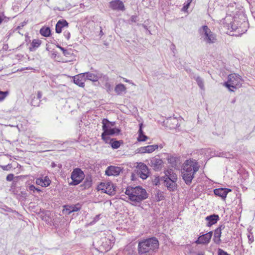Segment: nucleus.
I'll return each instance as SVG.
<instances>
[{
    "label": "nucleus",
    "mask_w": 255,
    "mask_h": 255,
    "mask_svg": "<svg viewBox=\"0 0 255 255\" xmlns=\"http://www.w3.org/2000/svg\"><path fill=\"white\" fill-rule=\"evenodd\" d=\"M122 196H123V195L121 196V199H123V200H124V197H122ZM123 196H125L123 195Z\"/></svg>",
    "instance_id": "obj_58"
},
{
    "label": "nucleus",
    "mask_w": 255,
    "mask_h": 255,
    "mask_svg": "<svg viewBox=\"0 0 255 255\" xmlns=\"http://www.w3.org/2000/svg\"><path fill=\"white\" fill-rule=\"evenodd\" d=\"M161 180L164 181L165 185L170 191H175L177 189V185L176 182L165 179H161Z\"/></svg>",
    "instance_id": "obj_20"
},
{
    "label": "nucleus",
    "mask_w": 255,
    "mask_h": 255,
    "mask_svg": "<svg viewBox=\"0 0 255 255\" xmlns=\"http://www.w3.org/2000/svg\"><path fill=\"white\" fill-rule=\"evenodd\" d=\"M199 167L200 166L195 159H190L185 161L181 169V174L186 184L190 185L191 184L195 177V174L198 171Z\"/></svg>",
    "instance_id": "obj_2"
},
{
    "label": "nucleus",
    "mask_w": 255,
    "mask_h": 255,
    "mask_svg": "<svg viewBox=\"0 0 255 255\" xmlns=\"http://www.w3.org/2000/svg\"><path fill=\"white\" fill-rule=\"evenodd\" d=\"M159 242L155 237L149 238L138 241L137 252L139 255H153L159 249Z\"/></svg>",
    "instance_id": "obj_1"
},
{
    "label": "nucleus",
    "mask_w": 255,
    "mask_h": 255,
    "mask_svg": "<svg viewBox=\"0 0 255 255\" xmlns=\"http://www.w3.org/2000/svg\"><path fill=\"white\" fill-rule=\"evenodd\" d=\"M206 220L208 221L207 226L210 227L216 224L219 220V217L218 215L213 214L207 216L206 218Z\"/></svg>",
    "instance_id": "obj_21"
},
{
    "label": "nucleus",
    "mask_w": 255,
    "mask_h": 255,
    "mask_svg": "<svg viewBox=\"0 0 255 255\" xmlns=\"http://www.w3.org/2000/svg\"><path fill=\"white\" fill-rule=\"evenodd\" d=\"M231 29L233 31H234L236 32V34H233V35H235V36H240L242 34L245 33L247 31V29H241V27H238L235 24V23H233L231 24Z\"/></svg>",
    "instance_id": "obj_24"
},
{
    "label": "nucleus",
    "mask_w": 255,
    "mask_h": 255,
    "mask_svg": "<svg viewBox=\"0 0 255 255\" xmlns=\"http://www.w3.org/2000/svg\"><path fill=\"white\" fill-rule=\"evenodd\" d=\"M164 173L165 176L161 177V179H165L173 182H177L178 179L177 175L172 169L166 170L164 171Z\"/></svg>",
    "instance_id": "obj_14"
},
{
    "label": "nucleus",
    "mask_w": 255,
    "mask_h": 255,
    "mask_svg": "<svg viewBox=\"0 0 255 255\" xmlns=\"http://www.w3.org/2000/svg\"><path fill=\"white\" fill-rule=\"evenodd\" d=\"M122 170L123 169L121 167L110 165L107 168L105 174L108 176H118Z\"/></svg>",
    "instance_id": "obj_9"
},
{
    "label": "nucleus",
    "mask_w": 255,
    "mask_h": 255,
    "mask_svg": "<svg viewBox=\"0 0 255 255\" xmlns=\"http://www.w3.org/2000/svg\"><path fill=\"white\" fill-rule=\"evenodd\" d=\"M115 91L118 95H120L126 91V88L124 84H119L115 87Z\"/></svg>",
    "instance_id": "obj_27"
},
{
    "label": "nucleus",
    "mask_w": 255,
    "mask_h": 255,
    "mask_svg": "<svg viewBox=\"0 0 255 255\" xmlns=\"http://www.w3.org/2000/svg\"><path fill=\"white\" fill-rule=\"evenodd\" d=\"M109 7L114 10L124 11L125 7L124 4L121 0H114L109 3Z\"/></svg>",
    "instance_id": "obj_11"
},
{
    "label": "nucleus",
    "mask_w": 255,
    "mask_h": 255,
    "mask_svg": "<svg viewBox=\"0 0 255 255\" xmlns=\"http://www.w3.org/2000/svg\"><path fill=\"white\" fill-rule=\"evenodd\" d=\"M142 124H140L137 140L139 141H145L148 138V137L143 134V132L142 129Z\"/></svg>",
    "instance_id": "obj_25"
},
{
    "label": "nucleus",
    "mask_w": 255,
    "mask_h": 255,
    "mask_svg": "<svg viewBox=\"0 0 255 255\" xmlns=\"http://www.w3.org/2000/svg\"><path fill=\"white\" fill-rule=\"evenodd\" d=\"M225 228V226L223 225H221L219 228H217L215 232L214 235V241L215 243L217 244H219L221 242L220 237L221 236L222 230Z\"/></svg>",
    "instance_id": "obj_19"
},
{
    "label": "nucleus",
    "mask_w": 255,
    "mask_h": 255,
    "mask_svg": "<svg viewBox=\"0 0 255 255\" xmlns=\"http://www.w3.org/2000/svg\"><path fill=\"white\" fill-rule=\"evenodd\" d=\"M157 145H151L146 146H142L138 148L137 149L138 153H151L153 152L156 149L158 148Z\"/></svg>",
    "instance_id": "obj_16"
},
{
    "label": "nucleus",
    "mask_w": 255,
    "mask_h": 255,
    "mask_svg": "<svg viewBox=\"0 0 255 255\" xmlns=\"http://www.w3.org/2000/svg\"><path fill=\"white\" fill-rule=\"evenodd\" d=\"M18 33L20 34H21L22 35H23V33H21V31H18Z\"/></svg>",
    "instance_id": "obj_61"
},
{
    "label": "nucleus",
    "mask_w": 255,
    "mask_h": 255,
    "mask_svg": "<svg viewBox=\"0 0 255 255\" xmlns=\"http://www.w3.org/2000/svg\"><path fill=\"white\" fill-rule=\"evenodd\" d=\"M125 194L128 199L133 202L132 205H135L148 198V194L146 190L139 186L133 187L128 186Z\"/></svg>",
    "instance_id": "obj_3"
},
{
    "label": "nucleus",
    "mask_w": 255,
    "mask_h": 255,
    "mask_svg": "<svg viewBox=\"0 0 255 255\" xmlns=\"http://www.w3.org/2000/svg\"><path fill=\"white\" fill-rule=\"evenodd\" d=\"M137 173L142 179H146L149 176V170L147 166L145 164L141 163L138 165Z\"/></svg>",
    "instance_id": "obj_10"
},
{
    "label": "nucleus",
    "mask_w": 255,
    "mask_h": 255,
    "mask_svg": "<svg viewBox=\"0 0 255 255\" xmlns=\"http://www.w3.org/2000/svg\"><path fill=\"white\" fill-rule=\"evenodd\" d=\"M84 173L81 169L78 168L74 169L71 175L72 181L69 183V185H77L79 184L84 179Z\"/></svg>",
    "instance_id": "obj_6"
},
{
    "label": "nucleus",
    "mask_w": 255,
    "mask_h": 255,
    "mask_svg": "<svg viewBox=\"0 0 255 255\" xmlns=\"http://www.w3.org/2000/svg\"><path fill=\"white\" fill-rule=\"evenodd\" d=\"M8 91L2 92L0 91V102L4 100L5 98L8 96Z\"/></svg>",
    "instance_id": "obj_37"
},
{
    "label": "nucleus",
    "mask_w": 255,
    "mask_h": 255,
    "mask_svg": "<svg viewBox=\"0 0 255 255\" xmlns=\"http://www.w3.org/2000/svg\"><path fill=\"white\" fill-rule=\"evenodd\" d=\"M86 79L84 74L81 73L73 77L74 83L81 87H84Z\"/></svg>",
    "instance_id": "obj_15"
},
{
    "label": "nucleus",
    "mask_w": 255,
    "mask_h": 255,
    "mask_svg": "<svg viewBox=\"0 0 255 255\" xmlns=\"http://www.w3.org/2000/svg\"><path fill=\"white\" fill-rule=\"evenodd\" d=\"M3 21V18H2L0 16V24Z\"/></svg>",
    "instance_id": "obj_56"
},
{
    "label": "nucleus",
    "mask_w": 255,
    "mask_h": 255,
    "mask_svg": "<svg viewBox=\"0 0 255 255\" xmlns=\"http://www.w3.org/2000/svg\"><path fill=\"white\" fill-rule=\"evenodd\" d=\"M18 33L20 34H21L22 35H23V33H21V31H18Z\"/></svg>",
    "instance_id": "obj_62"
},
{
    "label": "nucleus",
    "mask_w": 255,
    "mask_h": 255,
    "mask_svg": "<svg viewBox=\"0 0 255 255\" xmlns=\"http://www.w3.org/2000/svg\"><path fill=\"white\" fill-rule=\"evenodd\" d=\"M231 191L230 189L221 188L215 189L214 190V193L216 196L221 197L222 199L225 200L228 193Z\"/></svg>",
    "instance_id": "obj_17"
},
{
    "label": "nucleus",
    "mask_w": 255,
    "mask_h": 255,
    "mask_svg": "<svg viewBox=\"0 0 255 255\" xmlns=\"http://www.w3.org/2000/svg\"><path fill=\"white\" fill-rule=\"evenodd\" d=\"M122 196H123V195L121 196V199H123V200H124V197H122ZM123 196H125L123 195Z\"/></svg>",
    "instance_id": "obj_59"
},
{
    "label": "nucleus",
    "mask_w": 255,
    "mask_h": 255,
    "mask_svg": "<svg viewBox=\"0 0 255 255\" xmlns=\"http://www.w3.org/2000/svg\"><path fill=\"white\" fill-rule=\"evenodd\" d=\"M68 23L65 20H59L56 24L55 30L57 33H60L62 31V28L64 27H67Z\"/></svg>",
    "instance_id": "obj_23"
},
{
    "label": "nucleus",
    "mask_w": 255,
    "mask_h": 255,
    "mask_svg": "<svg viewBox=\"0 0 255 255\" xmlns=\"http://www.w3.org/2000/svg\"><path fill=\"white\" fill-rule=\"evenodd\" d=\"M63 211L68 215L74 212H77L81 209V205L79 204H77L74 205H65L64 206Z\"/></svg>",
    "instance_id": "obj_18"
},
{
    "label": "nucleus",
    "mask_w": 255,
    "mask_h": 255,
    "mask_svg": "<svg viewBox=\"0 0 255 255\" xmlns=\"http://www.w3.org/2000/svg\"><path fill=\"white\" fill-rule=\"evenodd\" d=\"M106 131L107 134H109V135H118L121 132V130L118 128H109L108 130H105V132Z\"/></svg>",
    "instance_id": "obj_30"
},
{
    "label": "nucleus",
    "mask_w": 255,
    "mask_h": 255,
    "mask_svg": "<svg viewBox=\"0 0 255 255\" xmlns=\"http://www.w3.org/2000/svg\"><path fill=\"white\" fill-rule=\"evenodd\" d=\"M29 189L30 191H33L34 192L35 191H36L37 192H40V190L36 187H35V186L31 185L29 186Z\"/></svg>",
    "instance_id": "obj_40"
},
{
    "label": "nucleus",
    "mask_w": 255,
    "mask_h": 255,
    "mask_svg": "<svg viewBox=\"0 0 255 255\" xmlns=\"http://www.w3.org/2000/svg\"><path fill=\"white\" fill-rule=\"evenodd\" d=\"M57 47L61 49V51H62L63 53H65L66 52V49H65L64 48L62 47L61 46L59 45H57Z\"/></svg>",
    "instance_id": "obj_50"
},
{
    "label": "nucleus",
    "mask_w": 255,
    "mask_h": 255,
    "mask_svg": "<svg viewBox=\"0 0 255 255\" xmlns=\"http://www.w3.org/2000/svg\"><path fill=\"white\" fill-rule=\"evenodd\" d=\"M14 175L13 174H9L6 176V180L8 181H11L13 179Z\"/></svg>",
    "instance_id": "obj_43"
},
{
    "label": "nucleus",
    "mask_w": 255,
    "mask_h": 255,
    "mask_svg": "<svg viewBox=\"0 0 255 255\" xmlns=\"http://www.w3.org/2000/svg\"><path fill=\"white\" fill-rule=\"evenodd\" d=\"M192 0H188V2L186 4H185L182 8L183 11H186L189 7V6Z\"/></svg>",
    "instance_id": "obj_41"
},
{
    "label": "nucleus",
    "mask_w": 255,
    "mask_h": 255,
    "mask_svg": "<svg viewBox=\"0 0 255 255\" xmlns=\"http://www.w3.org/2000/svg\"><path fill=\"white\" fill-rule=\"evenodd\" d=\"M218 255H230L227 252L222 249H219L218 250Z\"/></svg>",
    "instance_id": "obj_44"
},
{
    "label": "nucleus",
    "mask_w": 255,
    "mask_h": 255,
    "mask_svg": "<svg viewBox=\"0 0 255 255\" xmlns=\"http://www.w3.org/2000/svg\"><path fill=\"white\" fill-rule=\"evenodd\" d=\"M105 240L106 241V245H107V247H106V249L107 250H110L112 247L114 242H113V241H112L111 240L107 239L106 238H105Z\"/></svg>",
    "instance_id": "obj_36"
},
{
    "label": "nucleus",
    "mask_w": 255,
    "mask_h": 255,
    "mask_svg": "<svg viewBox=\"0 0 255 255\" xmlns=\"http://www.w3.org/2000/svg\"><path fill=\"white\" fill-rule=\"evenodd\" d=\"M63 54L66 56H67L68 55L70 54V53L68 52V51L67 50H66V52L65 53H63Z\"/></svg>",
    "instance_id": "obj_52"
},
{
    "label": "nucleus",
    "mask_w": 255,
    "mask_h": 255,
    "mask_svg": "<svg viewBox=\"0 0 255 255\" xmlns=\"http://www.w3.org/2000/svg\"><path fill=\"white\" fill-rule=\"evenodd\" d=\"M193 78L195 80L197 85L202 90H204V82L203 79L200 76H194Z\"/></svg>",
    "instance_id": "obj_29"
},
{
    "label": "nucleus",
    "mask_w": 255,
    "mask_h": 255,
    "mask_svg": "<svg viewBox=\"0 0 255 255\" xmlns=\"http://www.w3.org/2000/svg\"><path fill=\"white\" fill-rule=\"evenodd\" d=\"M130 21L132 22H135L136 21V16L134 15H132L131 16L130 18Z\"/></svg>",
    "instance_id": "obj_47"
},
{
    "label": "nucleus",
    "mask_w": 255,
    "mask_h": 255,
    "mask_svg": "<svg viewBox=\"0 0 255 255\" xmlns=\"http://www.w3.org/2000/svg\"><path fill=\"white\" fill-rule=\"evenodd\" d=\"M249 241L250 243H253L254 241L253 236L252 235H248V236Z\"/></svg>",
    "instance_id": "obj_48"
},
{
    "label": "nucleus",
    "mask_w": 255,
    "mask_h": 255,
    "mask_svg": "<svg viewBox=\"0 0 255 255\" xmlns=\"http://www.w3.org/2000/svg\"><path fill=\"white\" fill-rule=\"evenodd\" d=\"M40 33L45 37H48L50 34V29L49 27H42L40 30Z\"/></svg>",
    "instance_id": "obj_33"
},
{
    "label": "nucleus",
    "mask_w": 255,
    "mask_h": 255,
    "mask_svg": "<svg viewBox=\"0 0 255 255\" xmlns=\"http://www.w3.org/2000/svg\"><path fill=\"white\" fill-rule=\"evenodd\" d=\"M201 39L207 43H213L216 41V36L207 26H203L200 29Z\"/></svg>",
    "instance_id": "obj_5"
},
{
    "label": "nucleus",
    "mask_w": 255,
    "mask_h": 255,
    "mask_svg": "<svg viewBox=\"0 0 255 255\" xmlns=\"http://www.w3.org/2000/svg\"><path fill=\"white\" fill-rule=\"evenodd\" d=\"M42 93L41 91H38L37 92V99L35 100V99H33L32 101H31V104L32 105L35 106L36 105H35V100H38L39 101H40V99L42 98Z\"/></svg>",
    "instance_id": "obj_38"
},
{
    "label": "nucleus",
    "mask_w": 255,
    "mask_h": 255,
    "mask_svg": "<svg viewBox=\"0 0 255 255\" xmlns=\"http://www.w3.org/2000/svg\"><path fill=\"white\" fill-rule=\"evenodd\" d=\"M57 47L61 49V51H62L63 53H65L66 52V49H65L64 48L62 47L61 46L59 45H57Z\"/></svg>",
    "instance_id": "obj_51"
},
{
    "label": "nucleus",
    "mask_w": 255,
    "mask_h": 255,
    "mask_svg": "<svg viewBox=\"0 0 255 255\" xmlns=\"http://www.w3.org/2000/svg\"><path fill=\"white\" fill-rule=\"evenodd\" d=\"M242 84V79L236 74H231L228 76V80L224 84L230 91H234L235 89L240 88Z\"/></svg>",
    "instance_id": "obj_4"
},
{
    "label": "nucleus",
    "mask_w": 255,
    "mask_h": 255,
    "mask_svg": "<svg viewBox=\"0 0 255 255\" xmlns=\"http://www.w3.org/2000/svg\"><path fill=\"white\" fill-rule=\"evenodd\" d=\"M103 126L102 128L103 130V132H105V130H108L109 128H112V127L114 126V124H112L111 122H110L107 119H104L102 122Z\"/></svg>",
    "instance_id": "obj_26"
},
{
    "label": "nucleus",
    "mask_w": 255,
    "mask_h": 255,
    "mask_svg": "<svg viewBox=\"0 0 255 255\" xmlns=\"http://www.w3.org/2000/svg\"><path fill=\"white\" fill-rule=\"evenodd\" d=\"M109 79L108 80H104L105 81V86L107 89V91L108 92H110L113 88H112V85H111V84L109 82Z\"/></svg>",
    "instance_id": "obj_39"
},
{
    "label": "nucleus",
    "mask_w": 255,
    "mask_h": 255,
    "mask_svg": "<svg viewBox=\"0 0 255 255\" xmlns=\"http://www.w3.org/2000/svg\"><path fill=\"white\" fill-rule=\"evenodd\" d=\"M109 134H107L106 133V132H103L102 134V139L106 143H111V142H112L111 139L112 138H110V137H109Z\"/></svg>",
    "instance_id": "obj_34"
},
{
    "label": "nucleus",
    "mask_w": 255,
    "mask_h": 255,
    "mask_svg": "<svg viewBox=\"0 0 255 255\" xmlns=\"http://www.w3.org/2000/svg\"><path fill=\"white\" fill-rule=\"evenodd\" d=\"M99 217V215H97L96 217L95 220H96L97 219H98Z\"/></svg>",
    "instance_id": "obj_57"
},
{
    "label": "nucleus",
    "mask_w": 255,
    "mask_h": 255,
    "mask_svg": "<svg viewBox=\"0 0 255 255\" xmlns=\"http://www.w3.org/2000/svg\"><path fill=\"white\" fill-rule=\"evenodd\" d=\"M212 236V232L210 231L208 233L200 236L195 243L197 244H207L210 242Z\"/></svg>",
    "instance_id": "obj_13"
},
{
    "label": "nucleus",
    "mask_w": 255,
    "mask_h": 255,
    "mask_svg": "<svg viewBox=\"0 0 255 255\" xmlns=\"http://www.w3.org/2000/svg\"><path fill=\"white\" fill-rule=\"evenodd\" d=\"M92 185V179L91 177H87L81 186L84 189L89 188Z\"/></svg>",
    "instance_id": "obj_32"
},
{
    "label": "nucleus",
    "mask_w": 255,
    "mask_h": 255,
    "mask_svg": "<svg viewBox=\"0 0 255 255\" xmlns=\"http://www.w3.org/2000/svg\"><path fill=\"white\" fill-rule=\"evenodd\" d=\"M163 161L158 157H154L150 159L148 164L153 167L154 170H160L162 167Z\"/></svg>",
    "instance_id": "obj_12"
},
{
    "label": "nucleus",
    "mask_w": 255,
    "mask_h": 255,
    "mask_svg": "<svg viewBox=\"0 0 255 255\" xmlns=\"http://www.w3.org/2000/svg\"><path fill=\"white\" fill-rule=\"evenodd\" d=\"M86 81L88 80L93 82H97L99 79H103V80H108V77L107 75H104L102 73L96 71L95 73L91 72L84 73Z\"/></svg>",
    "instance_id": "obj_7"
},
{
    "label": "nucleus",
    "mask_w": 255,
    "mask_h": 255,
    "mask_svg": "<svg viewBox=\"0 0 255 255\" xmlns=\"http://www.w3.org/2000/svg\"><path fill=\"white\" fill-rule=\"evenodd\" d=\"M41 41L39 39H34L31 44L29 50L31 51H34L38 48L41 44Z\"/></svg>",
    "instance_id": "obj_28"
},
{
    "label": "nucleus",
    "mask_w": 255,
    "mask_h": 255,
    "mask_svg": "<svg viewBox=\"0 0 255 255\" xmlns=\"http://www.w3.org/2000/svg\"><path fill=\"white\" fill-rule=\"evenodd\" d=\"M111 141H112V142L110 144L114 149L118 148L121 144L123 143V140H116L114 138H112Z\"/></svg>",
    "instance_id": "obj_31"
},
{
    "label": "nucleus",
    "mask_w": 255,
    "mask_h": 255,
    "mask_svg": "<svg viewBox=\"0 0 255 255\" xmlns=\"http://www.w3.org/2000/svg\"><path fill=\"white\" fill-rule=\"evenodd\" d=\"M231 156H233L232 155L229 154V153H223L222 154V155H219V156H222L223 157H226V158H231Z\"/></svg>",
    "instance_id": "obj_45"
},
{
    "label": "nucleus",
    "mask_w": 255,
    "mask_h": 255,
    "mask_svg": "<svg viewBox=\"0 0 255 255\" xmlns=\"http://www.w3.org/2000/svg\"><path fill=\"white\" fill-rule=\"evenodd\" d=\"M246 24H247V23L246 22L242 23V25H245Z\"/></svg>",
    "instance_id": "obj_60"
},
{
    "label": "nucleus",
    "mask_w": 255,
    "mask_h": 255,
    "mask_svg": "<svg viewBox=\"0 0 255 255\" xmlns=\"http://www.w3.org/2000/svg\"><path fill=\"white\" fill-rule=\"evenodd\" d=\"M197 255H204V254L202 252L198 253Z\"/></svg>",
    "instance_id": "obj_54"
},
{
    "label": "nucleus",
    "mask_w": 255,
    "mask_h": 255,
    "mask_svg": "<svg viewBox=\"0 0 255 255\" xmlns=\"http://www.w3.org/2000/svg\"><path fill=\"white\" fill-rule=\"evenodd\" d=\"M100 186L101 190L109 195H113L116 193V187L112 182L101 183Z\"/></svg>",
    "instance_id": "obj_8"
},
{
    "label": "nucleus",
    "mask_w": 255,
    "mask_h": 255,
    "mask_svg": "<svg viewBox=\"0 0 255 255\" xmlns=\"http://www.w3.org/2000/svg\"><path fill=\"white\" fill-rule=\"evenodd\" d=\"M51 181L47 176H45L44 178H38L36 180V183L42 187H47L50 185Z\"/></svg>",
    "instance_id": "obj_22"
},
{
    "label": "nucleus",
    "mask_w": 255,
    "mask_h": 255,
    "mask_svg": "<svg viewBox=\"0 0 255 255\" xmlns=\"http://www.w3.org/2000/svg\"><path fill=\"white\" fill-rule=\"evenodd\" d=\"M64 35L67 39H69L70 37V33L69 31H65Z\"/></svg>",
    "instance_id": "obj_46"
},
{
    "label": "nucleus",
    "mask_w": 255,
    "mask_h": 255,
    "mask_svg": "<svg viewBox=\"0 0 255 255\" xmlns=\"http://www.w3.org/2000/svg\"><path fill=\"white\" fill-rule=\"evenodd\" d=\"M55 166H56V165H55V163L53 162L52 163V167H55Z\"/></svg>",
    "instance_id": "obj_55"
},
{
    "label": "nucleus",
    "mask_w": 255,
    "mask_h": 255,
    "mask_svg": "<svg viewBox=\"0 0 255 255\" xmlns=\"http://www.w3.org/2000/svg\"><path fill=\"white\" fill-rule=\"evenodd\" d=\"M166 123H167V124H172L173 125V126L171 127L170 128H173L174 125H177L178 121L176 118L170 117V118L167 119Z\"/></svg>",
    "instance_id": "obj_35"
},
{
    "label": "nucleus",
    "mask_w": 255,
    "mask_h": 255,
    "mask_svg": "<svg viewBox=\"0 0 255 255\" xmlns=\"http://www.w3.org/2000/svg\"><path fill=\"white\" fill-rule=\"evenodd\" d=\"M8 166H9V165L1 166V167L4 170H7Z\"/></svg>",
    "instance_id": "obj_49"
},
{
    "label": "nucleus",
    "mask_w": 255,
    "mask_h": 255,
    "mask_svg": "<svg viewBox=\"0 0 255 255\" xmlns=\"http://www.w3.org/2000/svg\"><path fill=\"white\" fill-rule=\"evenodd\" d=\"M124 80L126 82H128V83H131V81H130V80H128L126 78H124Z\"/></svg>",
    "instance_id": "obj_53"
},
{
    "label": "nucleus",
    "mask_w": 255,
    "mask_h": 255,
    "mask_svg": "<svg viewBox=\"0 0 255 255\" xmlns=\"http://www.w3.org/2000/svg\"><path fill=\"white\" fill-rule=\"evenodd\" d=\"M27 23V21H24L23 22L20 23L19 25L16 28V30H19L21 29V27L25 26Z\"/></svg>",
    "instance_id": "obj_42"
}]
</instances>
